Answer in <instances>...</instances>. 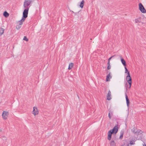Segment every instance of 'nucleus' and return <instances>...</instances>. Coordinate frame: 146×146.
<instances>
[{
    "mask_svg": "<svg viewBox=\"0 0 146 146\" xmlns=\"http://www.w3.org/2000/svg\"><path fill=\"white\" fill-rule=\"evenodd\" d=\"M29 8H25L23 13V17L22 19L19 21L20 24L22 25L25 19L27 17Z\"/></svg>",
    "mask_w": 146,
    "mask_h": 146,
    "instance_id": "nucleus-1",
    "label": "nucleus"
},
{
    "mask_svg": "<svg viewBox=\"0 0 146 146\" xmlns=\"http://www.w3.org/2000/svg\"><path fill=\"white\" fill-rule=\"evenodd\" d=\"M32 2L31 0H25L23 6L25 8H29L27 7Z\"/></svg>",
    "mask_w": 146,
    "mask_h": 146,
    "instance_id": "nucleus-2",
    "label": "nucleus"
},
{
    "mask_svg": "<svg viewBox=\"0 0 146 146\" xmlns=\"http://www.w3.org/2000/svg\"><path fill=\"white\" fill-rule=\"evenodd\" d=\"M139 9L140 11L143 13H145L146 12V10L144 7L141 3L139 4Z\"/></svg>",
    "mask_w": 146,
    "mask_h": 146,
    "instance_id": "nucleus-3",
    "label": "nucleus"
},
{
    "mask_svg": "<svg viewBox=\"0 0 146 146\" xmlns=\"http://www.w3.org/2000/svg\"><path fill=\"white\" fill-rule=\"evenodd\" d=\"M126 80L129 84V88H130L131 87L132 83L131 79V76H127L126 77Z\"/></svg>",
    "mask_w": 146,
    "mask_h": 146,
    "instance_id": "nucleus-4",
    "label": "nucleus"
},
{
    "mask_svg": "<svg viewBox=\"0 0 146 146\" xmlns=\"http://www.w3.org/2000/svg\"><path fill=\"white\" fill-rule=\"evenodd\" d=\"M9 115V113L8 112L4 111L2 114L3 118L4 119H7Z\"/></svg>",
    "mask_w": 146,
    "mask_h": 146,
    "instance_id": "nucleus-5",
    "label": "nucleus"
},
{
    "mask_svg": "<svg viewBox=\"0 0 146 146\" xmlns=\"http://www.w3.org/2000/svg\"><path fill=\"white\" fill-rule=\"evenodd\" d=\"M118 130V127L117 125H116L113 128L110 130V131H111L113 133H114L116 134Z\"/></svg>",
    "mask_w": 146,
    "mask_h": 146,
    "instance_id": "nucleus-6",
    "label": "nucleus"
},
{
    "mask_svg": "<svg viewBox=\"0 0 146 146\" xmlns=\"http://www.w3.org/2000/svg\"><path fill=\"white\" fill-rule=\"evenodd\" d=\"M38 113V110L37 108L34 107H33V114L35 115H37Z\"/></svg>",
    "mask_w": 146,
    "mask_h": 146,
    "instance_id": "nucleus-7",
    "label": "nucleus"
},
{
    "mask_svg": "<svg viewBox=\"0 0 146 146\" xmlns=\"http://www.w3.org/2000/svg\"><path fill=\"white\" fill-rule=\"evenodd\" d=\"M117 56H119V57H120V58H121V63H122L123 64V66H126V62L125 61V60L122 58V56H119V55H117Z\"/></svg>",
    "mask_w": 146,
    "mask_h": 146,
    "instance_id": "nucleus-8",
    "label": "nucleus"
},
{
    "mask_svg": "<svg viewBox=\"0 0 146 146\" xmlns=\"http://www.w3.org/2000/svg\"><path fill=\"white\" fill-rule=\"evenodd\" d=\"M143 132L140 129H138L136 131L135 135L137 136L140 135H142Z\"/></svg>",
    "mask_w": 146,
    "mask_h": 146,
    "instance_id": "nucleus-9",
    "label": "nucleus"
},
{
    "mask_svg": "<svg viewBox=\"0 0 146 146\" xmlns=\"http://www.w3.org/2000/svg\"><path fill=\"white\" fill-rule=\"evenodd\" d=\"M113 133H112L111 131H109L108 132V139L109 140H110L111 138V134Z\"/></svg>",
    "mask_w": 146,
    "mask_h": 146,
    "instance_id": "nucleus-10",
    "label": "nucleus"
},
{
    "mask_svg": "<svg viewBox=\"0 0 146 146\" xmlns=\"http://www.w3.org/2000/svg\"><path fill=\"white\" fill-rule=\"evenodd\" d=\"M111 92L110 90H109L108 92V94L107 96V99L108 100H110L111 98Z\"/></svg>",
    "mask_w": 146,
    "mask_h": 146,
    "instance_id": "nucleus-11",
    "label": "nucleus"
},
{
    "mask_svg": "<svg viewBox=\"0 0 146 146\" xmlns=\"http://www.w3.org/2000/svg\"><path fill=\"white\" fill-rule=\"evenodd\" d=\"M141 17H139L138 18L135 19V23H139L141 22Z\"/></svg>",
    "mask_w": 146,
    "mask_h": 146,
    "instance_id": "nucleus-12",
    "label": "nucleus"
},
{
    "mask_svg": "<svg viewBox=\"0 0 146 146\" xmlns=\"http://www.w3.org/2000/svg\"><path fill=\"white\" fill-rule=\"evenodd\" d=\"M125 98L126 101V103L127 107L129 106V99L128 98L127 96L126 93L125 94Z\"/></svg>",
    "mask_w": 146,
    "mask_h": 146,
    "instance_id": "nucleus-13",
    "label": "nucleus"
},
{
    "mask_svg": "<svg viewBox=\"0 0 146 146\" xmlns=\"http://www.w3.org/2000/svg\"><path fill=\"white\" fill-rule=\"evenodd\" d=\"M84 3L85 1L84 0H82L80 3V7L82 8L83 7Z\"/></svg>",
    "mask_w": 146,
    "mask_h": 146,
    "instance_id": "nucleus-14",
    "label": "nucleus"
},
{
    "mask_svg": "<svg viewBox=\"0 0 146 146\" xmlns=\"http://www.w3.org/2000/svg\"><path fill=\"white\" fill-rule=\"evenodd\" d=\"M110 77L111 78V77L110 76V73H109L108 75L107 76L106 80L107 81H109L110 80Z\"/></svg>",
    "mask_w": 146,
    "mask_h": 146,
    "instance_id": "nucleus-15",
    "label": "nucleus"
},
{
    "mask_svg": "<svg viewBox=\"0 0 146 146\" xmlns=\"http://www.w3.org/2000/svg\"><path fill=\"white\" fill-rule=\"evenodd\" d=\"M73 64L72 63H70L69 64V67L68 68V70H70L73 67Z\"/></svg>",
    "mask_w": 146,
    "mask_h": 146,
    "instance_id": "nucleus-16",
    "label": "nucleus"
},
{
    "mask_svg": "<svg viewBox=\"0 0 146 146\" xmlns=\"http://www.w3.org/2000/svg\"><path fill=\"white\" fill-rule=\"evenodd\" d=\"M3 15L5 17H7L9 16V14L7 11H5L4 12Z\"/></svg>",
    "mask_w": 146,
    "mask_h": 146,
    "instance_id": "nucleus-17",
    "label": "nucleus"
},
{
    "mask_svg": "<svg viewBox=\"0 0 146 146\" xmlns=\"http://www.w3.org/2000/svg\"><path fill=\"white\" fill-rule=\"evenodd\" d=\"M124 131H121L120 132V135L119 137V139H121L123 137V135Z\"/></svg>",
    "mask_w": 146,
    "mask_h": 146,
    "instance_id": "nucleus-18",
    "label": "nucleus"
},
{
    "mask_svg": "<svg viewBox=\"0 0 146 146\" xmlns=\"http://www.w3.org/2000/svg\"><path fill=\"white\" fill-rule=\"evenodd\" d=\"M110 145L111 146H115V143L114 141H111L110 143Z\"/></svg>",
    "mask_w": 146,
    "mask_h": 146,
    "instance_id": "nucleus-19",
    "label": "nucleus"
},
{
    "mask_svg": "<svg viewBox=\"0 0 146 146\" xmlns=\"http://www.w3.org/2000/svg\"><path fill=\"white\" fill-rule=\"evenodd\" d=\"M4 30L2 28H1L0 30V33L1 35L3 34L4 33Z\"/></svg>",
    "mask_w": 146,
    "mask_h": 146,
    "instance_id": "nucleus-20",
    "label": "nucleus"
},
{
    "mask_svg": "<svg viewBox=\"0 0 146 146\" xmlns=\"http://www.w3.org/2000/svg\"><path fill=\"white\" fill-rule=\"evenodd\" d=\"M137 131V130H136V129L135 128V127H134L131 130V132L134 133L135 134V133L136 132V131Z\"/></svg>",
    "mask_w": 146,
    "mask_h": 146,
    "instance_id": "nucleus-21",
    "label": "nucleus"
},
{
    "mask_svg": "<svg viewBox=\"0 0 146 146\" xmlns=\"http://www.w3.org/2000/svg\"><path fill=\"white\" fill-rule=\"evenodd\" d=\"M19 24L20 25H17V26H16V28L17 30L19 29L21 27V25H20V24Z\"/></svg>",
    "mask_w": 146,
    "mask_h": 146,
    "instance_id": "nucleus-22",
    "label": "nucleus"
},
{
    "mask_svg": "<svg viewBox=\"0 0 146 146\" xmlns=\"http://www.w3.org/2000/svg\"><path fill=\"white\" fill-rule=\"evenodd\" d=\"M111 111H109V113L108 114V117L110 119H111V117L110 115V114H111V115H113L112 113V112H111Z\"/></svg>",
    "mask_w": 146,
    "mask_h": 146,
    "instance_id": "nucleus-23",
    "label": "nucleus"
},
{
    "mask_svg": "<svg viewBox=\"0 0 146 146\" xmlns=\"http://www.w3.org/2000/svg\"><path fill=\"white\" fill-rule=\"evenodd\" d=\"M23 40H25L27 41H28L29 40L28 38H27L26 36H25L23 38Z\"/></svg>",
    "mask_w": 146,
    "mask_h": 146,
    "instance_id": "nucleus-24",
    "label": "nucleus"
},
{
    "mask_svg": "<svg viewBox=\"0 0 146 146\" xmlns=\"http://www.w3.org/2000/svg\"><path fill=\"white\" fill-rule=\"evenodd\" d=\"M116 56V55H113V56H111V57L110 58H109L108 59V61H110V60L112 58H113V57H114V56Z\"/></svg>",
    "mask_w": 146,
    "mask_h": 146,
    "instance_id": "nucleus-25",
    "label": "nucleus"
},
{
    "mask_svg": "<svg viewBox=\"0 0 146 146\" xmlns=\"http://www.w3.org/2000/svg\"><path fill=\"white\" fill-rule=\"evenodd\" d=\"M125 73L128 72H129V71H128V70L126 67V66H125Z\"/></svg>",
    "mask_w": 146,
    "mask_h": 146,
    "instance_id": "nucleus-26",
    "label": "nucleus"
},
{
    "mask_svg": "<svg viewBox=\"0 0 146 146\" xmlns=\"http://www.w3.org/2000/svg\"><path fill=\"white\" fill-rule=\"evenodd\" d=\"M130 144L131 145H134L135 144V142L134 141H131L130 143Z\"/></svg>",
    "mask_w": 146,
    "mask_h": 146,
    "instance_id": "nucleus-27",
    "label": "nucleus"
},
{
    "mask_svg": "<svg viewBox=\"0 0 146 146\" xmlns=\"http://www.w3.org/2000/svg\"><path fill=\"white\" fill-rule=\"evenodd\" d=\"M111 68V66H110V65H108V67H107V69L108 70H109Z\"/></svg>",
    "mask_w": 146,
    "mask_h": 146,
    "instance_id": "nucleus-28",
    "label": "nucleus"
},
{
    "mask_svg": "<svg viewBox=\"0 0 146 146\" xmlns=\"http://www.w3.org/2000/svg\"><path fill=\"white\" fill-rule=\"evenodd\" d=\"M127 76H130V74H129V72H127Z\"/></svg>",
    "mask_w": 146,
    "mask_h": 146,
    "instance_id": "nucleus-29",
    "label": "nucleus"
},
{
    "mask_svg": "<svg viewBox=\"0 0 146 146\" xmlns=\"http://www.w3.org/2000/svg\"><path fill=\"white\" fill-rule=\"evenodd\" d=\"M108 66L109 65H110V62L109 61H108Z\"/></svg>",
    "mask_w": 146,
    "mask_h": 146,
    "instance_id": "nucleus-30",
    "label": "nucleus"
},
{
    "mask_svg": "<svg viewBox=\"0 0 146 146\" xmlns=\"http://www.w3.org/2000/svg\"><path fill=\"white\" fill-rule=\"evenodd\" d=\"M143 146H146V145L145 144H144L143 145Z\"/></svg>",
    "mask_w": 146,
    "mask_h": 146,
    "instance_id": "nucleus-31",
    "label": "nucleus"
},
{
    "mask_svg": "<svg viewBox=\"0 0 146 146\" xmlns=\"http://www.w3.org/2000/svg\"><path fill=\"white\" fill-rule=\"evenodd\" d=\"M2 131V130L1 129H0V132H1Z\"/></svg>",
    "mask_w": 146,
    "mask_h": 146,
    "instance_id": "nucleus-32",
    "label": "nucleus"
},
{
    "mask_svg": "<svg viewBox=\"0 0 146 146\" xmlns=\"http://www.w3.org/2000/svg\"><path fill=\"white\" fill-rule=\"evenodd\" d=\"M127 146H129V144H127Z\"/></svg>",
    "mask_w": 146,
    "mask_h": 146,
    "instance_id": "nucleus-33",
    "label": "nucleus"
}]
</instances>
